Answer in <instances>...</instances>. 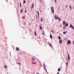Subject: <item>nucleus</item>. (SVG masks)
I'll list each match as a JSON object with an SVG mask.
<instances>
[{
	"label": "nucleus",
	"instance_id": "f257e3e1",
	"mask_svg": "<svg viewBox=\"0 0 74 74\" xmlns=\"http://www.w3.org/2000/svg\"><path fill=\"white\" fill-rule=\"evenodd\" d=\"M43 68L45 70V71H46V73H48V72L47 71V68H45V63H43Z\"/></svg>",
	"mask_w": 74,
	"mask_h": 74
},
{
	"label": "nucleus",
	"instance_id": "f03ea898",
	"mask_svg": "<svg viewBox=\"0 0 74 74\" xmlns=\"http://www.w3.org/2000/svg\"><path fill=\"white\" fill-rule=\"evenodd\" d=\"M51 10L52 13H54V8L52 6L51 8Z\"/></svg>",
	"mask_w": 74,
	"mask_h": 74
},
{
	"label": "nucleus",
	"instance_id": "7ed1b4c3",
	"mask_svg": "<svg viewBox=\"0 0 74 74\" xmlns=\"http://www.w3.org/2000/svg\"><path fill=\"white\" fill-rule=\"evenodd\" d=\"M67 55H68V60L69 62L70 61V55H69V52H67Z\"/></svg>",
	"mask_w": 74,
	"mask_h": 74
},
{
	"label": "nucleus",
	"instance_id": "20e7f679",
	"mask_svg": "<svg viewBox=\"0 0 74 74\" xmlns=\"http://www.w3.org/2000/svg\"><path fill=\"white\" fill-rule=\"evenodd\" d=\"M54 18H55L56 19H59V16L58 15H55L54 16Z\"/></svg>",
	"mask_w": 74,
	"mask_h": 74
},
{
	"label": "nucleus",
	"instance_id": "39448f33",
	"mask_svg": "<svg viewBox=\"0 0 74 74\" xmlns=\"http://www.w3.org/2000/svg\"><path fill=\"white\" fill-rule=\"evenodd\" d=\"M69 27H70L71 28V29H73V30H74V27H73V25H70Z\"/></svg>",
	"mask_w": 74,
	"mask_h": 74
},
{
	"label": "nucleus",
	"instance_id": "423d86ee",
	"mask_svg": "<svg viewBox=\"0 0 74 74\" xmlns=\"http://www.w3.org/2000/svg\"><path fill=\"white\" fill-rule=\"evenodd\" d=\"M67 44H70L71 43V41L70 40H69L67 42Z\"/></svg>",
	"mask_w": 74,
	"mask_h": 74
},
{
	"label": "nucleus",
	"instance_id": "0eeeda50",
	"mask_svg": "<svg viewBox=\"0 0 74 74\" xmlns=\"http://www.w3.org/2000/svg\"><path fill=\"white\" fill-rule=\"evenodd\" d=\"M16 50L17 51H19V48L18 47H16Z\"/></svg>",
	"mask_w": 74,
	"mask_h": 74
},
{
	"label": "nucleus",
	"instance_id": "6e6552de",
	"mask_svg": "<svg viewBox=\"0 0 74 74\" xmlns=\"http://www.w3.org/2000/svg\"><path fill=\"white\" fill-rule=\"evenodd\" d=\"M62 42H63V40H60L59 41V42L60 44H62Z\"/></svg>",
	"mask_w": 74,
	"mask_h": 74
},
{
	"label": "nucleus",
	"instance_id": "1a4fd4ad",
	"mask_svg": "<svg viewBox=\"0 0 74 74\" xmlns=\"http://www.w3.org/2000/svg\"><path fill=\"white\" fill-rule=\"evenodd\" d=\"M49 45L50 47L52 48V44H51L49 42Z\"/></svg>",
	"mask_w": 74,
	"mask_h": 74
},
{
	"label": "nucleus",
	"instance_id": "9d476101",
	"mask_svg": "<svg viewBox=\"0 0 74 74\" xmlns=\"http://www.w3.org/2000/svg\"><path fill=\"white\" fill-rule=\"evenodd\" d=\"M69 26V24L67 23H66L65 24V25L64 26H66V27H67Z\"/></svg>",
	"mask_w": 74,
	"mask_h": 74
},
{
	"label": "nucleus",
	"instance_id": "9b49d317",
	"mask_svg": "<svg viewBox=\"0 0 74 74\" xmlns=\"http://www.w3.org/2000/svg\"><path fill=\"white\" fill-rule=\"evenodd\" d=\"M63 29L65 30H66V29H67V28L65 26H64L63 27Z\"/></svg>",
	"mask_w": 74,
	"mask_h": 74
},
{
	"label": "nucleus",
	"instance_id": "f8f14e48",
	"mask_svg": "<svg viewBox=\"0 0 74 74\" xmlns=\"http://www.w3.org/2000/svg\"><path fill=\"white\" fill-rule=\"evenodd\" d=\"M32 64H36V62H32Z\"/></svg>",
	"mask_w": 74,
	"mask_h": 74
},
{
	"label": "nucleus",
	"instance_id": "ddd939ff",
	"mask_svg": "<svg viewBox=\"0 0 74 74\" xmlns=\"http://www.w3.org/2000/svg\"><path fill=\"white\" fill-rule=\"evenodd\" d=\"M34 7V3H33L32 5L31 8H33Z\"/></svg>",
	"mask_w": 74,
	"mask_h": 74
},
{
	"label": "nucleus",
	"instance_id": "4468645a",
	"mask_svg": "<svg viewBox=\"0 0 74 74\" xmlns=\"http://www.w3.org/2000/svg\"><path fill=\"white\" fill-rule=\"evenodd\" d=\"M67 33V31H66V32H63V34H65Z\"/></svg>",
	"mask_w": 74,
	"mask_h": 74
},
{
	"label": "nucleus",
	"instance_id": "2eb2a0df",
	"mask_svg": "<svg viewBox=\"0 0 74 74\" xmlns=\"http://www.w3.org/2000/svg\"><path fill=\"white\" fill-rule=\"evenodd\" d=\"M23 9H21V13H22V12H23Z\"/></svg>",
	"mask_w": 74,
	"mask_h": 74
},
{
	"label": "nucleus",
	"instance_id": "dca6fc26",
	"mask_svg": "<svg viewBox=\"0 0 74 74\" xmlns=\"http://www.w3.org/2000/svg\"><path fill=\"white\" fill-rule=\"evenodd\" d=\"M32 61H33V60H35V58H32Z\"/></svg>",
	"mask_w": 74,
	"mask_h": 74
},
{
	"label": "nucleus",
	"instance_id": "f3484780",
	"mask_svg": "<svg viewBox=\"0 0 74 74\" xmlns=\"http://www.w3.org/2000/svg\"><path fill=\"white\" fill-rule=\"evenodd\" d=\"M66 23V22L65 21H64L63 22V25H64L65 24V23Z\"/></svg>",
	"mask_w": 74,
	"mask_h": 74
},
{
	"label": "nucleus",
	"instance_id": "a211bd4d",
	"mask_svg": "<svg viewBox=\"0 0 74 74\" xmlns=\"http://www.w3.org/2000/svg\"><path fill=\"white\" fill-rule=\"evenodd\" d=\"M60 71V68H59L58 69V71Z\"/></svg>",
	"mask_w": 74,
	"mask_h": 74
},
{
	"label": "nucleus",
	"instance_id": "6ab92c4d",
	"mask_svg": "<svg viewBox=\"0 0 74 74\" xmlns=\"http://www.w3.org/2000/svg\"><path fill=\"white\" fill-rule=\"evenodd\" d=\"M40 21H41L42 22V21H43V19L42 18V17L41 18V19Z\"/></svg>",
	"mask_w": 74,
	"mask_h": 74
},
{
	"label": "nucleus",
	"instance_id": "aec40b11",
	"mask_svg": "<svg viewBox=\"0 0 74 74\" xmlns=\"http://www.w3.org/2000/svg\"><path fill=\"white\" fill-rule=\"evenodd\" d=\"M37 12H38V17H39V12H38V11H37Z\"/></svg>",
	"mask_w": 74,
	"mask_h": 74
},
{
	"label": "nucleus",
	"instance_id": "412c9836",
	"mask_svg": "<svg viewBox=\"0 0 74 74\" xmlns=\"http://www.w3.org/2000/svg\"><path fill=\"white\" fill-rule=\"evenodd\" d=\"M7 67V65H5V66H4L5 69H6Z\"/></svg>",
	"mask_w": 74,
	"mask_h": 74
},
{
	"label": "nucleus",
	"instance_id": "4be33fe9",
	"mask_svg": "<svg viewBox=\"0 0 74 74\" xmlns=\"http://www.w3.org/2000/svg\"><path fill=\"white\" fill-rule=\"evenodd\" d=\"M69 7H70V10H71V9H72V7H71V6L70 5L69 6Z\"/></svg>",
	"mask_w": 74,
	"mask_h": 74
},
{
	"label": "nucleus",
	"instance_id": "5701e85b",
	"mask_svg": "<svg viewBox=\"0 0 74 74\" xmlns=\"http://www.w3.org/2000/svg\"><path fill=\"white\" fill-rule=\"evenodd\" d=\"M40 30H42V27L41 26H40Z\"/></svg>",
	"mask_w": 74,
	"mask_h": 74
},
{
	"label": "nucleus",
	"instance_id": "b1692460",
	"mask_svg": "<svg viewBox=\"0 0 74 74\" xmlns=\"http://www.w3.org/2000/svg\"><path fill=\"white\" fill-rule=\"evenodd\" d=\"M68 65V62H66V66H67Z\"/></svg>",
	"mask_w": 74,
	"mask_h": 74
},
{
	"label": "nucleus",
	"instance_id": "393cba45",
	"mask_svg": "<svg viewBox=\"0 0 74 74\" xmlns=\"http://www.w3.org/2000/svg\"><path fill=\"white\" fill-rule=\"evenodd\" d=\"M25 3L26 1H25V0H24L23 3H24V4H25Z\"/></svg>",
	"mask_w": 74,
	"mask_h": 74
},
{
	"label": "nucleus",
	"instance_id": "a878e982",
	"mask_svg": "<svg viewBox=\"0 0 74 74\" xmlns=\"http://www.w3.org/2000/svg\"><path fill=\"white\" fill-rule=\"evenodd\" d=\"M58 19L59 20V21H61V19H60V18H59Z\"/></svg>",
	"mask_w": 74,
	"mask_h": 74
},
{
	"label": "nucleus",
	"instance_id": "bb28decb",
	"mask_svg": "<svg viewBox=\"0 0 74 74\" xmlns=\"http://www.w3.org/2000/svg\"><path fill=\"white\" fill-rule=\"evenodd\" d=\"M50 37H52V34H51L50 35Z\"/></svg>",
	"mask_w": 74,
	"mask_h": 74
},
{
	"label": "nucleus",
	"instance_id": "cd10ccee",
	"mask_svg": "<svg viewBox=\"0 0 74 74\" xmlns=\"http://www.w3.org/2000/svg\"><path fill=\"white\" fill-rule=\"evenodd\" d=\"M34 34L35 36H37V34H36V32H34Z\"/></svg>",
	"mask_w": 74,
	"mask_h": 74
},
{
	"label": "nucleus",
	"instance_id": "c85d7f7f",
	"mask_svg": "<svg viewBox=\"0 0 74 74\" xmlns=\"http://www.w3.org/2000/svg\"><path fill=\"white\" fill-rule=\"evenodd\" d=\"M59 40H60L61 39V37H58Z\"/></svg>",
	"mask_w": 74,
	"mask_h": 74
},
{
	"label": "nucleus",
	"instance_id": "c756f323",
	"mask_svg": "<svg viewBox=\"0 0 74 74\" xmlns=\"http://www.w3.org/2000/svg\"><path fill=\"white\" fill-rule=\"evenodd\" d=\"M18 64L19 66H21V63H20L18 62Z\"/></svg>",
	"mask_w": 74,
	"mask_h": 74
},
{
	"label": "nucleus",
	"instance_id": "7c9ffc66",
	"mask_svg": "<svg viewBox=\"0 0 74 74\" xmlns=\"http://www.w3.org/2000/svg\"><path fill=\"white\" fill-rule=\"evenodd\" d=\"M20 7H21V2L20 3Z\"/></svg>",
	"mask_w": 74,
	"mask_h": 74
},
{
	"label": "nucleus",
	"instance_id": "2f4dec72",
	"mask_svg": "<svg viewBox=\"0 0 74 74\" xmlns=\"http://www.w3.org/2000/svg\"><path fill=\"white\" fill-rule=\"evenodd\" d=\"M56 3V0H54Z\"/></svg>",
	"mask_w": 74,
	"mask_h": 74
},
{
	"label": "nucleus",
	"instance_id": "473e14b6",
	"mask_svg": "<svg viewBox=\"0 0 74 74\" xmlns=\"http://www.w3.org/2000/svg\"><path fill=\"white\" fill-rule=\"evenodd\" d=\"M66 62H68V61L67 60V58L66 57Z\"/></svg>",
	"mask_w": 74,
	"mask_h": 74
},
{
	"label": "nucleus",
	"instance_id": "72a5a7b5",
	"mask_svg": "<svg viewBox=\"0 0 74 74\" xmlns=\"http://www.w3.org/2000/svg\"><path fill=\"white\" fill-rule=\"evenodd\" d=\"M25 12L26 13L27 12V11H26V10H25Z\"/></svg>",
	"mask_w": 74,
	"mask_h": 74
},
{
	"label": "nucleus",
	"instance_id": "f704fd0d",
	"mask_svg": "<svg viewBox=\"0 0 74 74\" xmlns=\"http://www.w3.org/2000/svg\"><path fill=\"white\" fill-rule=\"evenodd\" d=\"M40 3H41V2L42 1V0H40Z\"/></svg>",
	"mask_w": 74,
	"mask_h": 74
},
{
	"label": "nucleus",
	"instance_id": "c9c22d12",
	"mask_svg": "<svg viewBox=\"0 0 74 74\" xmlns=\"http://www.w3.org/2000/svg\"><path fill=\"white\" fill-rule=\"evenodd\" d=\"M67 7H68V5H66V8H67Z\"/></svg>",
	"mask_w": 74,
	"mask_h": 74
},
{
	"label": "nucleus",
	"instance_id": "e433bc0d",
	"mask_svg": "<svg viewBox=\"0 0 74 74\" xmlns=\"http://www.w3.org/2000/svg\"><path fill=\"white\" fill-rule=\"evenodd\" d=\"M73 45H74V41H73Z\"/></svg>",
	"mask_w": 74,
	"mask_h": 74
},
{
	"label": "nucleus",
	"instance_id": "4c0bfd02",
	"mask_svg": "<svg viewBox=\"0 0 74 74\" xmlns=\"http://www.w3.org/2000/svg\"><path fill=\"white\" fill-rule=\"evenodd\" d=\"M25 16H24L22 17V18H24V19H25Z\"/></svg>",
	"mask_w": 74,
	"mask_h": 74
},
{
	"label": "nucleus",
	"instance_id": "58836bf2",
	"mask_svg": "<svg viewBox=\"0 0 74 74\" xmlns=\"http://www.w3.org/2000/svg\"><path fill=\"white\" fill-rule=\"evenodd\" d=\"M57 74H59V72H57Z\"/></svg>",
	"mask_w": 74,
	"mask_h": 74
},
{
	"label": "nucleus",
	"instance_id": "ea45409f",
	"mask_svg": "<svg viewBox=\"0 0 74 74\" xmlns=\"http://www.w3.org/2000/svg\"><path fill=\"white\" fill-rule=\"evenodd\" d=\"M51 32H52V33H53V30H51Z\"/></svg>",
	"mask_w": 74,
	"mask_h": 74
},
{
	"label": "nucleus",
	"instance_id": "a19ab883",
	"mask_svg": "<svg viewBox=\"0 0 74 74\" xmlns=\"http://www.w3.org/2000/svg\"><path fill=\"white\" fill-rule=\"evenodd\" d=\"M38 38H39V39H41V38H40V37H38Z\"/></svg>",
	"mask_w": 74,
	"mask_h": 74
},
{
	"label": "nucleus",
	"instance_id": "79ce46f5",
	"mask_svg": "<svg viewBox=\"0 0 74 74\" xmlns=\"http://www.w3.org/2000/svg\"><path fill=\"white\" fill-rule=\"evenodd\" d=\"M50 38L51 40L52 39V37H50Z\"/></svg>",
	"mask_w": 74,
	"mask_h": 74
},
{
	"label": "nucleus",
	"instance_id": "37998d69",
	"mask_svg": "<svg viewBox=\"0 0 74 74\" xmlns=\"http://www.w3.org/2000/svg\"><path fill=\"white\" fill-rule=\"evenodd\" d=\"M16 64H18V62H16Z\"/></svg>",
	"mask_w": 74,
	"mask_h": 74
},
{
	"label": "nucleus",
	"instance_id": "c03bdc74",
	"mask_svg": "<svg viewBox=\"0 0 74 74\" xmlns=\"http://www.w3.org/2000/svg\"><path fill=\"white\" fill-rule=\"evenodd\" d=\"M31 19H32V21H33L34 20L33 19H32V18Z\"/></svg>",
	"mask_w": 74,
	"mask_h": 74
},
{
	"label": "nucleus",
	"instance_id": "a18cd8bd",
	"mask_svg": "<svg viewBox=\"0 0 74 74\" xmlns=\"http://www.w3.org/2000/svg\"><path fill=\"white\" fill-rule=\"evenodd\" d=\"M44 38H43V39H44V40H45H45L44 39Z\"/></svg>",
	"mask_w": 74,
	"mask_h": 74
},
{
	"label": "nucleus",
	"instance_id": "49530a36",
	"mask_svg": "<svg viewBox=\"0 0 74 74\" xmlns=\"http://www.w3.org/2000/svg\"><path fill=\"white\" fill-rule=\"evenodd\" d=\"M31 24L30 23L29 24V25H30Z\"/></svg>",
	"mask_w": 74,
	"mask_h": 74
},
{
	"label": "nucleus",
	"instance_id": "de8ad7c7",
	"mask_svg": "<svg viewBox=\"0 0 74 74\" xmlns=\"http://www.w3.org/2000/svg\"><path fill=\"white\" fill-rule=\"evenodd\" d=\"M6 1H8V0H6Z\"/></svg>",
	"mask_w": 74,
	"mask_h": 74
},
{
	"label": "nucleus",
	"instance_id": "09e8293b",
	"mask_svg": "<svg viewBox=\"0 0 74 74\" xmlns=\"http://www.w3.org/2000/svg\"><path fill=\"white\" fill-rule=\"evenodd\" d=\"M58 37H60V36H59Z\"/></svg>",
	"mask_w": 74,
	"mask_h": 74
},
{
	"label": "nucleus",
	"instance_id": "8fccbe9b",
	"mask_svg": "<svg viewBox=\"0 0 74 74\" xmlns=\"http://www.w3.org/2000/svg\"><path fill=\"white\" fill-rule=\"evenodd\" d=\"M13 47V49H14V47Z\"/></svg>",
	"mask_w": 74,
	"mask_h": 74
},
{
	"label": "nucleus",
	"instance_id": "3c124183",
	"mask_svg": "<svg viewBox=\"0 0 74 74\" xmlns=\"http://www.w3.org/2000/svg\"><path fill=\"white\" fill-rule=\"evenodd\" d=\"M40 12H41V10H40Z\"/></svg>",
	"mask_w": 74,
	"mask_h": 74
},
{
	"label": "nucleus",
	"instance_id": "603ef678",
	"mask_svg": "<svg viewBox=\"0 0 74 74\" xmlns=\"http://www.w3.org/2000/svg\"><path fill=\"white\" fill-rule=\"evenodd\" d=\"M36 18H37V16H36Z\"/></svg>",
	"mask_w": 74,
	"mask_h": 74
},
{
	"label": "nucleus",
	"instance_id": "864d4df0",
	"mask_svg": "<svg viewBox=\"0 0 74 74\" xmlns=\"http://www.w3.org/2000/svg\"><path fill=\"white\" fill-rule=\"evenodd\" d=\"M34 38H35V37H34Z\"/></svg>",
	"mask_w": 74,
	"mask_h": 74
},
{
	"label": "nucleus",
	"instance_id": "5fc2aeb1",
	"mask_svg": "<svg viewBox=\"0 0 74 74\" xmlns=\"http://www.w3.org/2000/svg\"><path fill=\"white\" fill-rule=\"evenodd\" d=\"M32 39H33V38H32Z\"/></svg>",
	"mask_w": 74,
	"mask_h": 74
},
{
	"label": "nucleus",
	"instance_id": "6e6d98bb",
	"mask_svg": "<svg viewBox=\"0 0 74 74\" xmlns=\"http://www.w3.org/2000/svg\"><path fill=\"white\" fill-rule=\"evenodd\" d=\"M6 38H5V39H6Z\"/></svg>",
	"mask_w": 74,
	"mask_h": 74
},
{
	"label": "nucleus",
	"instance_id": "4d7b16f0",
	"mask_svg": "<svg viewBox=\"0 0 74 74\" xmlns=\"http://www.w3.org/2000/svg\"><path fill=\"white\" fill-rule=\"evenodd\" d=\"M24 38H25V37Z\"/></svg>",
	"mask_w": 74,
	"mask_h": 74
},
{
	"label": "nucleus",
	"instance_id": "13d9d810",
	"mask_svg": "<svg viewBox=\"0 0 74 74\" xmlns=\"http://www.w3.org/2000/svg\"><path fill=\"white\" fill-rule=\"evenodd\" d=\"M42 34H43V33H42Z\"/></svg>",
	"mask_w": 74,
	"mask_h": 74
},
{
	"label": "nucleus",
	"instance_id": "bf43d9fd",
	"mask_svg": "<svg viewBox=\"0 0 74 74\" xmlns=\"http://www.w3.org/2000/svg\"><path fill=\"white\" fill-rule=\"evenodd\" d=\"M1 73H2V72H1Z\"/></svg>",
	"mask_w": 74,
	"mask_h": 74
},
{
	"label": "nucleus",
	"instance_id": "052dcab7",
	"mask_svg": "<svg viewBox=\"0 0 74 74\" xmlns=\"http://www.w3.org/2000/svg\"><path fill=\"white\" fill-rule=\"evenodd\" d=\"M7 74H8V73H7Z\"/></svg>",
	"mask_w": 74,
	"mask_h": 74
},
{
	"label": "nucleus",
	"instance_id": "680f3d73",
	"mask_svg": "<svg viewBox=\"0 0 74 74\" xmlns=\"http://www.w3.org/2000/svg\"><path fill=\"white\" fill-rule=\"evenodd\" d=\"M47 74H48V73H47Z\"/></svg>",
	"mask_w": 74,
	"mask_h": 74
}]
</instances>
